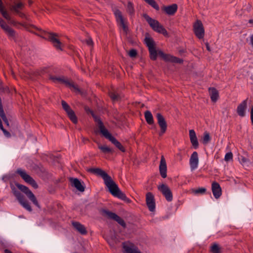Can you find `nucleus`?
Wrapping results in <instances>:
<instances>
[{"label": "nucleus", "mask_w": 253, "mask_h": 253, "mask_svg": "<svg viewBox=\"0 0 253 253\" xmlns=\"http://www.w3.org/2000/svg\"><path fill=\"white\" fill-rule=\"evenodd\" d=\"M87 171L101 177L104 180V184L108 188L109 192L113 196L117 197L127 203L131 202V200L127 198L126 194L121 191L117 184L113 180L111 177L105 171L99 168H90Z\"/></svg>", "instance_id": "f257e3e1"}, {"label": "nucleus", "mask_w": 253, "mask_h": 253, "mask_svg": "<svg viewBox=\"0 0 253 253\" xmlns=\"http://www.w3.org/2000/svg\"><path fill=\"white\" fill-rule=\"evenodd\" d=\"M88 112L90 113L93 117L95 122L97 123V126L99 129L100 132L102 135L106 139H108L118 149L123 152L126 151V149L121 144V143L118 141L116 138H115L108 131V130L105 128L103 122L100 119L99 117L94 115L93 111L88 109Z\"/></svg>", "instance_id": "f03ea898"}, {"label": "nucleus", "mask_w": 253, "mask_h": 253, "mask_svg": "<svg viewBox=\"0 0 253 253\" xmlns=\"http://www.w3.org/2000/svg\"><path fill=\"white\" fill-rule=\"evenodd\" d=\"M142 17L146 20L153 31L163 35L165 37H169V34L166 29L158 20L152 18L146 13H143Z\"/></svg>", "instance_id": "7ed1b4c3"}, {"label": "nucleus", "mask_w": 253, "mask_h": 253, "mask_svg": "<svg viewBox=\"0 0 253 253\" xmlns=\"http://www.w3.org/2000/svg\"><path fill=\"white\" fill-rule=\"evenodd\" d=\"M10 187L13 195L16 197L19 204L27 211L31 212L32 211V207L25 196L13 185H10Z\"/></svg>", "instance_id": "20e7f679"}, {"label": "nucleus", "mask_w": 253, "mask_h": 253, "mask_svg": "<svg viewBox=\"0 0 253 253\" xmlns=\"http://www.w3.org/2000/svg\"><path fill=\"white\" fill-rule=\"evenodd\" d=\"M149 36L148 33L146 34V37L144 40L145 43L148 48L150 58L152 60L155 61L157 58L158 55H159V51L160 50L158 51L156 50L155 42L152 38L148 37Z\"/></svg>", "instance_id": "39448f33"}, {"label": "nucleus", "mask_w": 253, "mask_h": 253, "mask_svg": "<svg viewBox=\"0 0 253 253\" xmlns=\"http://www.w3.org/2000/svg\"><path fill=\"white\" fill-rule=\"evenodd\" d=\"M98 211L102 216L117 222L124 228L126 227V225L125 221L115 213L105 209H99Z\"/></svg>", "instance_id": "423d86ee"}, {"label": "nucleus", "mask_w": 253, "mask_h": 253, "mask_svg": "<svg viewBox=\"0 0 253 253\" xmlns=\"http://www.w3.org/2000/svg\"><path fill=\"white\" fill-rule=\"evenodd\" d=\"M15 184L20 191L24 193L26 195L29 200L31 201L35 206L39 209H41V206L36 197L28 187L17 182L15 183Z\"/></svg>", "instance_id": "0eeeda50"}, {"label": "nucleus", "mask_w": 253, "mask_h": 253, "mask_svg": "<svg viewBox=\"0 0 253 253\" xmlns=\"http://www.w3.org/2000/svg\"><path fill=\"white\" fill-rule=\"evenodd\" d=\"M42 34L43 38L51 42L57 49L60 51L62 50L61 47L62 43L58 39V36L57 34L44 31Z\"/></svg>", "instance_id": "6e6552de"}, {"label": "nucleus", "mask_w": 253, "mask_h": 253, "mask_svg": "<svg viewBox=\"0 0 253 253\" xmlns=\"http://www.w3.org/2000/svg\"><path fill=\"white\" fill-rule=\"evenodd\" d=\"M64 86L69 88L72 92L80 94L83 96H85L86 95V92L80 89L78 85L73 80L65 77Z\"/></svg>", "instance_id": "1a4fd4ad"}, {"label": "nucleus", "mask_w": 253, "mask_h": 253, "mask_svg": "<svg viewBox=\"0 0 253 253\" xmlns=\"http://www.w3.org/2000/svg\"><path fill=\"white\" fill-rule=\"evenodd\" d=\"M16 173L19 174L25 182L30 184L35 189L38 188V185L36 181L30 175L27 174L24 170L19 169L17 170Z\"/></svg>", "instance_id": "9d476101"}, {"label": "nucleus", "mask_w": 253, "mask_h": 253, "mask_svg": "<svg viewBox=\"0 0 253 253\" xmlns=\"http://www.w3.org/2000/svg\"><path fill=\"white\" fill-rule=\"evenodd\" d=\"M194 31L195 35L199 39H203L205 35V30L201 21L197 20L194 26Z\"/></svg>", "instance_id": "9b49d317"}, {"label": "nucleus", "mask_w": 253, "mask_h": 253, "mask_svg": "<svg viewBox=\"0 0 253 253\" xmlns=\"http://www.w3.org/2000/svg\"><path fill=\"white\" fill-rule=\"evenodd\" d=\"M159 56L165 61L172 63L182 64L183 62L182 59L172 56L169 54H166L162 51H159Z\"/></svg>", "instance_id": "f8f14e48"}, {"label": "nucleus", "mask_w": 253, "mask_h": 253, "mask_svg": "<svg viewBox=\"0 0 253 253\" xmlns=\"http://www.w3.org/2000/svg\"><path fill=\"white\" fill-rule=\"evenodd\" d=\"M158 189L165 196L168 201L171 202L172 200V194L168 185L165 184H162L158 187Z\"/></svg>", "instance_id": "ddd939ff"}, {"label": "nucleus", "mask_w": 253, "mask_h": 253, "mask_svg": "<svg viewBox=\"0 0 253 253\" xmlns=\"http://www.w3.org/2000/svg\"><path fill=\"white\" fill-rule=\"evenodd\" d=\"M64 111L70 120L74 124H77L78 122V118L73 110L64 101Z\"/></svg>", "instance_id": "4468645a"}, {"label": "nucleus", "mask_w": 253, "mask_h": 253, "mask_svg": "<svg viewBox=\"0 0 253 253\" xmlns=\"http://www.w3.org/2000/svg\"><path fill=\"white\" fill-rule=\"evenodd\" d=\"M114 14L117 23L122 27L124 32L127 34L128 31V28L124 22V19L121 11L118 9L116 10L114 12Z\"/></svg>", "instance_id": "2eb2a0df"}, {"label": "nucleus", "mask_w": 253, "mask_h": 253, "mask_svg": "<svg viewBox=\"0 0 253 253\" xmlns=\"http://www.w3.org/2000/svg\"><path fill=\"white\" fill-rule=\"evenodd\" d=\"M156 118L158 120V124L161 128V131L159 135H162L165 133L167 130V124L164 117L161 113H157Z\"/></svg>", "instance_id": "dca6fc26"}, {"label": "nucleus", "mask_w": 253, "mask_h": 253, "mask_svg": "<svg viewBox=\"0 0 253 253\" xmlns=\"http://www.w3.org/2000/svg\"><path fill=\"white\" fill-rule=\"evenodd\" d=\"M146 205L149 210L150 211H155V202L154 195L151 192H148L146 196Z\"/></svg>", "instance_id": "f3484780"}, {"label": "nucleus", "mask_w": 253, "mask_h": 253, "mask_svg": "<svg viewBox=\"0 0 253 253\" xmlns=\"http://www.w3.org/2000/svg\"><path fill=\"white\" fill-rule=\"evenodd\" d=\"M161 8L162 10L166 14L169 16H173L177 11L178 6L176 3H173L168 6L163 5Z\"/></svg>", "instance_id": "a211bd4d"}, {"label": "nucleus", "mask_w": 253, "mask_h": 253, "mask_svg": "<svg viewBox=\"0 0 253 253\" xmlns=\"http://www.w3.org/2000/svg\"><path fill=\"white\" fill-rule=\"evenodd\" d=\"M160 174L162 177L165 178L167 176V167L166 161L163 155L161 156L159 165Z\"/></svg>", "instance_id": "6ab92c4d"}, {"label": "nucleus", "mask_w": 253, "mask_h": 253, "mask_svg": "<svg viewBox=\"0 0 253 253\" xmlns=\"http://www.w3.org/2000/svg\"><path fill=\"white\" fill-rule=\"evenodd\" d=\"M69 179L72 186L75 187L80 192H83L84 191L85 187L79 179L70 177Z\"/></svg>", "instance_id": "aec40b11"}, {"label": "nucleus", "mask_w": 253, "mask_h": 253, "mask_svg": "<svg viewBox=\"0 0 253 253\" xmlns=\"http://www.w3.org/2000/svg\"><path fill=\"white\" fill-rule=\"evenodd\" d=\"M247 101L248 98L240 103L237 108V113L241 117H243L246 115V110L247 108Z\"/></svg>", "instance_id": "412c9836"}, {"label": "nucleus", "mask_w": 253, "mask_h": 253, "mask_svg": "<svg viewBox=\"0 0 253 253\" xmlns=\"http://www.w3.org/2000/svg\"><path fill=\"white\" fill-rule=\"evenodd\" d=\"M211 189L213 195L215 198L218 199L221 195V188L219 183L216 182H212Z\"/></svg>", "instance_id": "4be33fe9"}, {"label": "nucleus", "mask_w": 253, "mask_h": 253, "mask_svg": "<svg viewBox=\"0 0 253 253\" xmlns=\"http://www.w3.org/2000/svg\"><path fill=\"white\" fill-rule=\"evenodd\" d=\"M199 163L198 155L197 152H194L190 159V165L192 170L196 169L198 167Z\"/></svg>", "instance_id": "5701e85b"}, {"label": "nucleus", "mask_w": 253, "mask_h": 253, "mask_svg": "<svg viewBox=\"0 0 253 253\" xmlns=\"http://www.w3.org/2000/svg\"><path fill=\"white\" fill-rule=\"evenodd\" d=\"M74 229L82 235L87 234V230L84 225L77 221H73L72 223Z\"/></svg>", "instance_id": "b1692460"}, {"label": "nucleus", "mask_w": 253, "mask_h": 253, "mask_svg": "<svg viewBox=\"0 0 253 253\" xmlns=\"http://www.w3.org/2000/svg\"><path fill=\"white\" fill-rule=\"evenodd\" d=\"M189 137L191 143L195 149L199 147V142L195 131L193 129L189 130Z\"/></svg>", "instance_id": "393cba45"}, {"label": "nucleus", "mask_w": 253, "mask_h": 253, "mask_svg": "<svg viewBox=\"0 0 253 253\" xmlns=\"http://www.w3.org/2000/svg\"><path fill=\"white\" fill-rule=\"evenodd\" d=\"M209 92L211 101L214 102H216L219 97L217 90L214 87H211L209 88Z\"/></svg>", "instance_id": "a878e982"}, {"label": "nucleus", "mask_w": 253, "mask_h": 253, "mask_svg": "<svg viewBox=\"0 0 253 253\" xmlns=\"http://www.w3.org/2000/svg\"><path fill=\"white\" fill-rule=\"evenodd\" d=\"M146 121L150 125H153L154 124L153 117L152 113L149 111H146L144 113Z\"/></svg>", "instance_id": "bb28decb"}, {"label": "nucleus", "mask_w": 253, "mask_h": 253, "mask_svg": "<svg viewBox=\"0 0 253 253\" xmlns=\"http://www.w3.org/2000/svg\"><path fill=\"white\" fill-rule=\"evenodd\" d=\"M109 95L113 102H118L121 100L120 95L116 92L112 91L109 92Z\"/></svg>", "instance_id": "cd10ccee"}, {"label": "nucleus", "mask_w": 253, "mask_h": 253, "mask_svg": "<svg viewBox=\"0 0 253 253\" xmlns=\"http://www.w3.org/2000/svg\"><path fill=\"white\" fill-rule=\"evenodd\" d=\"M98 148L104 154H112L114 152L113 149L106 145H99Z\"/></svg>", "instance_id": "c85d7f7f"}, {"label": "nucleus", "mask_w": 253, "mask_h": 253, "mask_svg": "<svg viewBox=\"0 0 253 253\" xmlns=\"http://www.w3.org/2000/svg\"><path fill=\"white\" fill-rule=\"evenodd\" d=\"M23 6V3L20 2L15 3L14 5L12 6L11 10L14 11L15 12H19V10L22 9Z\"/></svg>", "instance_id": "c756f323"}, {"label": "nucleus", "mask_w": 253, "mask_h": 253, "mask_svg": "<svg viewBox=\"0 0 253 253\" xmlns=\"http://www.w3.org/2000/svg\"><path fill=\"white\" fill-rule=\"evenodd\" d=\"M211 252L212 253H220V248L219 245L216 243L213 244L211 247Z\"/></svg>", "instance_id": "7c9ffc66"}, {"label": "nucleus", "mask_w": 253, "mask_h": 253, "mask_svg": "<svg viewBox=\"0 0 253 253\" xmlns=\"http://www.w3.org/2000/svg\"><path fill=\"white\" fill-rule=\"evenodd\" d=\"M145 2L150 5L152 7L156 10H159L160 7L158 4L154 0H144Z\"/></svg>", "instance_id": "2f4dec72"}, {"label": "nucleus", "mask_w": 253, "mask_h": 253, "mask_svg": "<svg viewBox=\"0 0 253 253\" xmlns=\"http://www.w3.org/2000/svg\"><path fill=\"white\" fill-rule=\"evenodd\" d=\"M49 79L55 83L63 84V78L61 77H57L56 76H50Z\"/></svg>", "instance_id": "473e14b6"}, {"label": "nucleus", "mask_w": 253, "mask_h": 253, "mask_svg": "<svg viewBox=\"0 0 253 253\" xmlns=\"http://www.w3.org/2000/svg\"><path fill=\"white\" fill-rule=\"evenodd\" d=\"M211 141V137L209 133L205 132L203 138L202 142L204 144H208Z\"/></svg>", "instance_id": "72a5a7b5"}, {"label": "nucleus", "mask_w": 253, "mask_h": 253, "mask_svg": "<svg viewBox=\"0 0 253 253\" xmlns=\"http://www.w3.org/2000/svg\"><path fill=\"white\" fill-rule=\"evenodd\" d=\"M192 192L195 194H203L206 193V189L204 187L199 188L197 189H192Z\"/></svg>", "instance_id": "f704fd0d"}, {"label": "nucleus", "mask_w": 253, "mask_h": 253, "mask_svg": "<svg viewBox=\"0 0 253 253\" xmlns=\"http://www.w3.org/2000/svg\"><path fill=\"white\" fill-rule=\"evenodd\" d=\"M127 11L129 13V14L132 15L134 14V9L133 8V4L131 2L129 1L127 3Z\"/></svg>", "instance_id": "c9c22d12"}, {"label": "nucleus", "mask_w": 253, "mask_h": 253, "mask_svg": "<svg viewBox=\"0 0 253 253\" xmlns=\"http://www.w3.org/2000/svg\"><path fill=\"white\" fill-rule=\"evenodd\" d=\"M0 12L1 13L2 16L7 20H10V17L7 13V11L5 10L4 7L0 8Z\"/></svg>", "instance_id": "e433bc0d"}, {"label": "nucleus", "mask_w": 253, "mask_h": 253, "mask_svg": "<svg viewBox=\"0 0 253 253\" xmlns=\"http://www.w3.org/2000/svg\"><path fill=\"white\" fill-rule=\"evenodd\" d=\"M137 55V51L135 49H131L128 52V55L131 58H135Z\"/></svg>", "instance_id": "4c0bfd02"}, {"label": "nucleus", "mask_w": 253, "mask_h": 253, "mask_svg": "<svg viewBox=\"0 0 253 253\" xmlns=\"http://www.w3.org/2000/svg\"><path fill=\"white\" fill-rule=\"evenodd\" d=\"M50 158L53 160L54 162L59 163V160L61 159V156L58 154L56 155H52L50 157Z\"/></svg>", "instance_id": "58836bf2"}, {"label": "nucleus", "mask_w": 253, "mask_h": 253, "mask_svg": "<svg viewBox=\"0 0 253 253\" xmlns=\"http://www.w3.org/2000/svg\"><path fill=\"white\" fill-rule=\"evenodd\" d=\"M233 159V154L231 152H228L226 154L225 157H224V160L226 162H228L231 160H232Z\"/></svg>", "instance_id": "ea45409f"}, {"label": "nucleus", "mask_w": 253, "mask_h": 253, "mask_svg": "<svg viewBox=\"0 0 253 253\" xmlns=\"http://www.w3.org/2000/svg\"><path fill=\"white\" fill-rule=\"evenodd\" d=\"M0 116L1 117L4 122L8 121V120L6 118L3 110L0 111Z\"/></svg>", "instance_id": "a19ab883"}, {"label": "nucleus", "mask_w": 253, "mask_h": 253, "mask_svg": "<svg viewBox=\"0 0 253 253\" xmlns=\"http://www.w3.org/2000/svg\"><path fill=\"white\" fill-rule=\"evenodd\" d=\"M0 116L1 117L4 122L8 121V120L6 118L3 110L0 111Z\"/></svg>", "instance_id": "79ce46f5"}, {"label": "nucleus", "mask_w": 253, "mask_h": 253, "mask_svg": "<svg viewBox=\"0 0 253 253\" xmlns=\"http://www.w3.org/2000/svg\"><path fill=\"white\" fill-rule=\"evenodd\" d=\"M0 26L4 31L6 27L8 26L2 19H0Z\"/></svg>", "instance_id": "37998d69"}, {"label": "nucleus", "mask_w": 253, "mask_h": 253, "mask_svg": "<svg viewBox=\"0 0 253 253\" xmlns=\"http://www.w3.org/2000/svg\"><path fill=\"white\" fill-rule=\"evenodd\" d=\"M85 42L88 46H93V42L91 38H88V39H86L85 40Z\"/></svg>", "instance_id": "c03bdc74"}, {"label": "nucleus", "mask_w": 253, "mask_h": 253, "mask_svg": "<svg viewBox=\"0 0 253 253\" xmlns=\"http://www.w3.org/2000/svg\"><path fill=\"white\" fill-rule=\"evenodd\" d=\"M94 205L93 204V203H90L85 206V209L86 210H89L91 208L94 207Z\"/></svg>", "instance_id": "a18cd8bd"}, {"label": "nucleus", "mask_w": 253, "mask_h": 253, "mask_svg": "<svg viewBox=\"0 0 253 253\" xmlns=\"http://www.w3.org/2000/svg\"><path fill=\"white\" fill-rule=\"evenodd\" d=\"M10 36H14V34H15V32L12 29V28H10L9 30H8V31L7 32V33Z\"/></svg>", "instance_id": "49530a36"}, {"label": "nucleus", "mask_w": 253, "mask_h": 253, "mask_svg": "<svg viewBox=\"0 0 253 253\" xmlns=\"http://www.w3.org/2000/svg\"><path fill=\"white\" fill-rule=\"evenodd\" d=\"M248 161V160L244 157L241 156L240 158L241 163L243 164Z\"/></svg>", "instance_id": "de8ad7c7"}, {"label": "nucleus", "mask_w": 253, "mask_h": 253, "mask_svg": "<svg viewBox=\"0 0 253 253\" xmlns=\"http://www.w3.org/2000/svg\"><path fill=\"white\" fill-rule=\"evenodd\" d=\"M251 119L252 124L253 125V106L251 108Z\"/></svg>", "instance_id": "09e8293b"}, {"label": "nucleus", "mask_w": 253, "mask_h": 253, "mask_svg": "<svg viewBox=\"0 0 253 253\" xmlns=\"http://www.w3.org/2000/svg\"><path fill=\"white\" fill-rule=\"evenodd\" d=\"M2 131H3V133L6 136H10V133L8 131H7L5 129H3Z\"/></svg>", "instance_id": "8fccbe9b"}, {"label": "nucleus", "mask_w": 253, "mask_h": 253, "mask_svg": "<svg viewBox=\"0 0 253 253\" xmlns=\"http://www.w3.org/2000/svg\"><path fill=\"white\" fill-rule=\"evenodd\" d=\"M206 46L207 49L208 51H211V48H210V46L209 43L208 42H206Z\"/></svg>", "instance_id": "3c124183"}, {"label": "nucleus", "mask_w": 253, "mask_h": 253, "mask_svg": "<svg viewBox=\"0 0 253 253\" xmlns=\"http://www.w3.org/2000/svg\"><path fill=\"white\" fill-rule=\"evenodd\" d=\"M16 13L21 17H23L25 16L24 14L22 12H21L20 11H19V12H16Z\"/></svg>", "instance_id": "603ef678"}, {"label": "nucleus", "mask_w": 253, "mask_h": 253, "mask_svg": "<svg viewBox=\"0 0 253 253\" xmlns=\"http://www.w3.org/2000/svg\"><path fill=\"white\" fill-rule=\"evenodd\" d=\"M0 129L2 130L3 129H4V127L2 126V122H1V119H0Z\"/></svg>", "instance_id": "864d4df0"}, {"label": "nucleus", "mask_w": 253, "mask_h": 253, "mask_svg": "<svg viewBox=\"0 0 253 253\" xmlns=\"http://www.w3.org/2000/svg\"><path fill=\"white\" fill-rule=\"evenodd\" d=\"M4 253H12L10 250H9L8 249H5L4 250Z\"/></svg>", "instance_id": "5fc2aeb1"}, {"label": "nucleus", "mask_w": 253, "mask_h": 253, "mask_svg": "<svg viewBox=\"0 0 253 253\" xmlns=\"http://www.w3.org/2000/svg\"><path fill=\"white\" fill-rule=\"evenodd\" d=\"M3 3L1 0H0V8L3 7Z\"/></svg>", "instance_id": "6e6d98bb"}, {"label": "nucleus", "mask_w": 253, "mask_h": 253, "mask_svg": "<svg viewBox=\"0 0 253 253\" xmlns=\"http://www.w3.org/2000/svg\"><path fill=\"white\" fill-rule=\"evenodd\" d=\"M10 28H10V27H9V26L6 27V28L5 29V31L6 32H7H7L8 31V30H10Z\"/></svg>", "instance_id": "4d7b16f0"}, {"label": "nucleus", "mask_w": 253, "mask_h": 253, "mask_svg": "<svg viewBox=\"0 0 253 253\" xmlns=\"http://www.w3.org/2000/svg\"><path fill=\"white\" fill-rule=\"evenodd\" d=\"M249 23L251 24H253V19H250L249 21Z\"/></svg>", "instance_id": "13d9d810"}, {"label": "nucleus", "mask_w": 253, "mask_h": 253, "mask_svg": "<svg viewBox=\"0 0 253 253\" xmlns=\"http://www.w3.org/2000/svg\"><path fill=\"white\" fill-rule=\"evenodd\" d=\"M83 140L84 142L85 141H88L89 140L87 138H85L84 137L83 138Z\"/></svg>", "instance_id": "bf43d9fd"}, {"label": "nucleus", "mask_w": 253, "mask_h": 253, "mask_svg": "<svg viewBox=\"0 0 253 253\" xmlns=\"http://www.w3.org/2000/svg\"><path fill=\"white\" fill-rule=\"evenodd\" d=\"M5 124L7 126H9V122H8V121H7V122H4Z\"/></svg>", "instance_id": "052dcab7"}, {"label": "nucleus", "mask_w": 253, "mask_h": 253, "mask_svg": "<svg viewBox=\"0 0 253 253\" xmlns=\"http://www.w3.org/2000/svg\"><path fill=\"white\" fill-rule=\"evenodd\" d=\"M61 105H62V107H63V100H61Z\"/></svg>", "instance_id": "680f3d73"}, {"label": "nucleus", "mask_w": 253, "mask_h": 253, "mask_svg": "<svg viewBox=\"0 0 253 253\" xmlns=\"http://www.w3.org/2000/svg\"><path fill=\"white\" fill-rule=\"evenodd\" d=\"M179 52L181 53H183V52H184V50H181L179 51Z\"/></svg>", "instance_id": "e2e57ef3"}]
</instances>
